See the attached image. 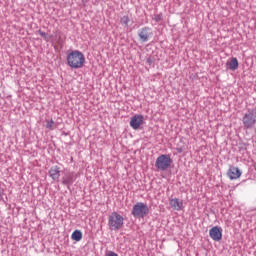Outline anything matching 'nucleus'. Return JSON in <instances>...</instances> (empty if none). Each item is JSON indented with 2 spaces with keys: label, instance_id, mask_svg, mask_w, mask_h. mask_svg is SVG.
<instances>
[{
  "label": "nucleus",
  "instance_id": "13",
  "mask_svg": "<svg viewBox=\"0 0 256 256\" xmlns=\"http://www.w3.org/2000/svg\"><path fill=\"white\" fill-rule=\"evenodd\" d=\"M226 66L230 71H237V69H239V61L237 58H231V60L226 63Z\"/></svg>",
  "mask_w": 256,
  "mask_h": 256
},
{
  "label": "nucleus",
  "instance_id": "2",
  "mask_svg": "<svg viewBox=\"0 0 256 256\" xmlns=\"http://www.w3.org/2000/svg\"><path fill=\"white\" fill-rule=\"evenodd\" d=\"M123 221H124L123 216H121L117 212H113L108 217V226L110 231H119V229H122L124 224Z\"/></svg>",
  "mask_w": 256,
  "mask_h": 256
},
{
  "label": "nucleus",
  "instance_id": "4",
  "mask_svg": "<svg viewBox=\"0 0 256 256\" xmlns=\"http://www.w3.org/2000/svg\"><path fill=\"white\" fill-rule=\"evenodd\" d=\"M172 163L173 160L171 159V155L162 154L156 159L155 167L158 171H167Z\"/></svg>",
  "mask_w": 256,
  "mask_h": 256
},
{
  "label": "nucleus",
  "instance_id": "1",
  "mask_svg": "<svg viewBox=\"0 0 256 256\" xmlns=\"http://www.w3.org/2000/svg\"><path fill=\"white\" fill-rule=\"evenodd\" d=\"M67 64L72 69H81L85 65V55L79 50H74L68 54Z\"/></svg>",
  "mask_w": 256,
  "mask_h": 256
},
{
  "label": "nucleus",
  "instance_id": "16",
  "mask_svg": "<svg viewBox=\"0 0 256 256\" xmlns=\"http://www.w3.org/2000/svg\"><path fill=\"white\" fill-rule=\"evenodd\" d=\"M129 16H123L121 19H120V23L121 25H125V27H129Z\"/></svg>",
  "mask_w": 256,
  "mask_h": 256
},
{
  "label": "nucleus",
  "instance_id": "3",
  "mask_svg": "<svg viewBox=\"0 0 256 256\" xmlns=\"http://www.w3.org/2000/svg\"><path fill=\"white\" fill-rule=\"evenodd\" d=\"M132 215L136 219H143L149 215V206L143 202H137L132 208Z\"/></svg>",
  "mask_w": 256,
  "mask_h": 256
},
{
  "label": "nucleus",
  "instance_id": "5",
  "mask_svg": "<svg viewBox=\"0 0 256 256\" xmlns=\"http://www.w3.org/2000/svg\"><path fill=\"white\" fill-rule=\"evenodd\" d=\"M244 129H253L256 124V111L249 109L242 118Z\"/></svg>",
  "mask_w": 256,
  "mask_h": 256
},
{
  "label": "nucleus",
  "instance_id": "8",
  "mask_svg": "<svg viewBox=\"0 0 256 256\" xmlns=\"http://www.w3.org/2000/svg\"><path fill=\"white\" fill-rule=\"evenodd\" d=\"M152 34L153 33L151 32V28L149 27H144L138 32V36L142 43H147V41H149V37H151Z\"/></svg>",
  "mask_w": 256,
  "mask_h": 256
},
{
  "label": "nucleus",
  "instance_id": "14",
  "mask_svg": "<svg viewBox=\"0 0 256 256\" xmlns=\"http://www.w3.org/2000/svg\"><path fill=\"white\" fill-rule=\"evenodd\" d=\"M71 237H72L73 241H81V239H83V233H81L80 230H75L72 233Z\"/></svg>",
  "mask_w": 256,
  "mask_h": 256
},
{
  "label": "nucleus",
  "instance_id": "18",
  "mask_svg": "<svg viewBox=\"0 0 256 256\" xmlns=\"http://www.w3.org/2000/svg\"><path fill=\"white\" fill-rule=\"evenodd\" d=\"M162 19H163V14L154 15V21H156V23H159V21H161Z\"/></svg>",
  "mask_w": 256,
  "mask_h": 256
},
{
  "label": "nucleus",
  "instance_id": "21",
  "mask_svg": "<svg viewBox=\"0 0 256 256\" xmlns=\"http://www.w3.org/2000/svg\"><path fill=\"white\" fill-rule=\"evenodd\" d=\"M182 150H178L179 153H181Z\"/></svg>",
  "mask_w": 256,
  "mask_h": 256
},
{
  "label": "nucleus",
  "instance_id": "17",
  "mask_svg": "<svg viewBox=\"0 0 256 256\" xmlns=\"http://www.w3.org/2000/svg\"><path fill=\"white\" fill-rule=\"evenodd\" d=\"M38 33H39L40 36L43 37L44 40H46V42L51 41L52 36H48L47 33L43 32L41 30H39Z\"/></svg>",
  "mask_w": 256,
  "mask_h": 256
},
{
  "label": "nucleus",
  "instance_id": "20",
  "mask_svg": "<svg viewBox=\"0 0 256 256\" xmlns=\"http://www.w3.org/2000/svg\"><path fill=\"white\" fill-rule=\"evenodd\" d=\"M106 256H119V255H117V253L115 252H109Z\"/></svg>",
  "mask_w": 256,
  "mask_h": 256
},
{
  "label": "nucleus",
  "instance_id": "7",
  "mask_svg": "<svg viewBox=\"0 0 256 256\" xmlns=\"http://www.w3.org/2000/svg\"><path fill=\"white\" fill-rule=\"evenodd\" d=\"M209 235L213 241H221L223 239V230L217 226L210 229Z\"/></svg>",
  "mask_w": 256,
  "mask_h": 256
},
{
  "label": "nucleus",
  "instance_id": "19",
  "mask_svg": "<svg viewBox=\"0 0 256 256\" xmlns=\"http://www.w3.org/2000/svg\"><path fill=\"white\" fill-rule=\"evenodd\" d=\"M5 195V189H3L1 186H0V201H3V196Z\"/></svg>",
  "mask_w": 256,
  "mask_h": 256
},
{
  "label": "nucleus",
  "instance_id": "9",
  "mask_svg": "<svg viewBox=\"0 0 256 256\" xmlns=\"http://www.w3.org/2000/svg\"><path fill=\"white\" fill-rule=\"evenodd\" d=\"M48 175L53 181H59V178L61 177V168L59 166H52L48 171Z\"/></svg>",
  "mask_w": 256,
  "mask_h": 256
},
{
  "label": "nucleus",
  "instance_id": "12",
  "mask_svg": "<svg viewBox=\"0 0 256 256\" xmlns=\"http://www.w3.org/2000/svg\"><path fill=\"white\" fill-rule=\"evenodd\" d=\"M62 183L63 185H67V187H69V185H73V183H75V176L73 173L65 174V176L62 178Z\"/></svg>",
  "mask_w": 256,
  "mask_h": 256
},
{
  "label": "nucleus",
  "instance_id": "15",
  "mask_svg": "<svg viewBox=\"0 0 256 256\" xmlns=\"http://www.w3.org/2000/svg\"><path fill=\"white\" fill-rule=\"evenodd\" d=\"M46 129L53 131L55 129V121L53 120H46Z\"/></svg>",
  "mask_w": 256,
  "mask_h": 256
},
{
  "label": "nucleus",
  "instance_id": "11",
  "mask_svg": "<svg viewBox=\"0 0 256 256\" xmlns=\"http://www.w3.org/2000/svg\"><path fill=\"white\" fill-rule=\"evenodd\" d=\"M227 175H228L229 179L235 180V179H239V177H241L242 172L237 167L231 166L228 170Z\"/></svg>",
  "mask_w": 256,
  "mask_h": 256
},
{
  "label": "nucleus",
  "instance_id": "6",
  "mask_svg": "<svg viewBox=\"0 0 256 256\" xmlns=\"http://www.w3.org/2000/svg\"><path fill=\"white\" fill-rule=\"evenodd\" d=\"M145 123V117L141 114H136L130 119V127L137 131Z\"/></svg>",
  "mask_w": 256,
  "mask_h": 256
},
{
  "label": "nucleus",
  "instance_id": "10",
  "mask_svg": "<svg viewBox=\"0 0 256 256\" xmlns=\"http://www.w3.org/2000/svg\"><path fill=\"white\" fill-rule=\"evenodd\" d=\"M169 203L174 211H183V200H179V198H172L169 200Z\"/></svg>",
  "mask_w": 256,
  "mask_h": 256
}]
</instances>
